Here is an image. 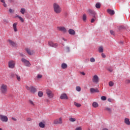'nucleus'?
Listing matches in <instances>:
<instances>
[{"label":"nucleus","instance_id":"obj_48","mask_svg":"<svg viewBox=\"0 0 130 130\" xmlns=\"http://www.w3.org/2000/svg\"><path fill=\"white\" fill-rule=\"evenodd\" d=\"M110 33L111 35H114V31L113 30H110Z\"/></svg>","mask_w":130,"mask_h":130},{"label":"nucleus","instance_id":"obj_15","mask_svg":"<svg viewBox=\"0 0 130 130\" xmlns=\"http://www.w3.org/2000/svg\"><path fill=\"white\" fill-rule=\"evenodd\" d=\"M58 30H59V31H61V32H62L63 33L67 32V29L63 26L58 27Z\"/></svg>","mask_w":130,"mask_h":130},{"label":"nucleus","instance_id":"obj_56","mask_svg":"<svg viewBox=\"0 0 130 130\" xmlns=\"http://www.w3.org/2000/svg\"><path fill=\"white\" fill-rule=\"evenodd\" d=\"M21 16H19V15H17L16 16V18H18L19 19V17H20Z\"/></svg>","mask_w":130,"mask_h":130},{"label":"nucleus","instance_id":"obj_19","mask_svg":"<svg viewBox=\"0 0 130 130\" xmlns=\"http://www.w3.org/2000/svg\"><path fill=\"white\" fill-rule=\"evenodd\" d=\"M26 51L27 52L28 54H29V55H32V54H34L35 53V52L33 50L30 51V49L29 48H26Z\"/></svg>","mask_w":130,"mask_h":130},{"label":"nucleus","instance_id":"obj_31","mask_svg":"<svg viewBox=\"0 0 130 130\" xmlns=\"http://www.w3.org/2000/svg\"><path fill=\"white\" fill-rule=\"evenodd\" d=\"M28 102L30 104V105H32V106H35V104L34 103V102H33V101L29 100L28 101Z\"/></svg>","mask_w":130,"mask_h":130},{"label":"nucleus","instance_id":"obj_33","mask_svg":"<svg viewBox=\"0 0 130 130\" xmlns=\"http://www.w3.org/2000/svg\"><path fill=\"white\" fill-rule=\"evenodd\" d=\"M39 97H42L43 96V92L39 91L38 93Z\"/></svg>","mask_w":130,"mask_h":130},{"label":"nucleus","instance_id":"obj_36","mask_svg":"<svg viewBox=\"0 0 130 130\" xmlns=\"http://www.w3.org/2000/svg\"><path fill=\"white\" fill-rule=\"evenodd\" d=\"M101 99L102 101H105L107 98L105 96H101Z\"/></svg>","mask_w":130,"mask_h":130},{"label":"nucleus","instance_id":"obj_18","mask_svg":"<svg viewBox=\"0 0 130 130\" xmlns=\"http://www.w3.org/2000/svg\"><path fill=\"white\" fill-rule=\"evenodd\" d=\"M18 23L15 22L13 24V28L14 32H18V28H17V25Z\"/></svg>","mask_w":130,"mask_h":130},{"label":"nucleus","instance_id":"obj_6","mask_svg":"<svg viewBox=\"0 0 130 130\" xmlns=\"http://www.w3.org/2000/svg\"><path fill=\"white\" fill-rule=\"evenodd\" d=\"M46 93L48 96V98H49V99H52V98H53L54 94L51 90L49 89H47Z\"/></svg>","mask_w":130,"mask_h":130},{"label":"nucleus","instance_id":"obj_5","mask_svg":"<svg viewBox=\"0 0 130 130\" xmlns=\"http://www.w3.org/2000/svg\"><path fill=\"white\" fill-rule=\"evenodd\" d=\"M0 120L2 121V122H8L9 120V118L8 116L4 115H0Z\"/></svg>","mask_w":130,"mask_h":130},{"label":"nucleus","instance_id":"obj_27","mask_svg":"<svg viewBox=\"0 0 130 130\" xmlns=\"http://www.w3.org/2000/svg\"><path fill=\"white\" fill-rule=\"evenodd\" d=\"M93 18L91 19V23H94V22H95V21H96V19H97V18L96 17V16H92Z\"/></svg>","mask_w":130,"mask_h":130},{"label":"nucleus","instance_id":"obj_47","mask_svg":"<svg viewBox=\"0 0 130 130\" xmlns=\"http://www.w3.org/2000/svg\"><path fill=\"white\" fill-rule=\"evenodd\" d=\"M108 71H109V72H110V73H111L113 70L111 68H108Z\"/></svg>","mask_w":130,"mask_h":130},{"label":"nucleus","instance_id":"obj_35","mask_svg":"<svg viewBox=\"0 0 130 130\" xmlns=\"http://www.w3.org/2000/svg\"><path fill=\"white\" fill-rule=\"evenodd\" d=\"M114 85V83H113V82L112 81H110L109 82V86L110 87H113V86Z\"/></svg>","mask_w":130,"mask_h":130},{"label":"nucleus","instance_id":"obj_30","mask_svg":"<svg viewBox=\"0 0 130 130\" xmlns=\"http://www.w3.org/2000/svg\"><path fill=\"white\" fill-rule=\"evenodd\" d=\"M77 119L75 118H70L69 121H71V122H75Z\"/></svg>","mask_w":130,"mask_h":130},{"label":"nucleus","instance_id":"obj_21","mask_svg":"<svg viewBox=\"0 0 130 130\" xmlns=\"http://www.w3.org/2000/svg\"><path fill=\"white\" fill-rule=\"evenodd\" d=\"M68 32L70 35H75V34H76V31H75L73 29H70Z\"/></svg>","mask_w":130,"mask_h":130},{"label":"nucleus","instance_id":"obj_57","mask_svg":"<svg viewBox=\"0 0 130 130\" xmlns=\"http://www.w3.org/2000/svg\"><path fill=\"white\" fill-rule=\"evenodd\" d=\"M121 44H123V42H121Z\"/></svg>","mask_w":130,"mask_h":130},{"label":"nucleus","instance_id":"obj_17","mask_svg":"<svg viewBox=\"0 0 130 130\" xmlns=\"http://www.w3.org/2000/svg\"><path fill=\"white\" fill-rule=\"evenodd\" d=\"M124 123L126 125H130V121L128 118H125L124 119Z\"/></svg>","mask_w":130,"mask_h":130},{"label":"nucleus","instance_id":"obj_37","mask_svg":"<svg viewBox=\"0 0 130 130\" xmlns=\"http://www.w3.org/2000/svg\"><path fill=\"white\" fill-rule=\"evenodd\" d=\"M76 91H77V92H80V91H81V87L77 86L76 88Z\"/></svg>","mask_w":130,"mask_h":130},{"label":"nucleus","instance_id":"obj_2","mask_svg":"<svg viewBox=\"0 0 130 130\" xmlns=\"http://www.w3.org/2000/svg\"><path fill=\"white\" fill-rule=\"evenodd\" d=\"M0 92L3 95H6L8 93V85L3 84L0 86Z\"/></svg>","mask_w":130,"mask_h":130},{"label":"nucleus","instance_id":"obj_32","mask_svg":"<svg viewBox=\"0 0 130 130\" xmlns=\"http://www.w3.org/2000/svg\"><path fill=\"white\" fill-rule=\"evenodd\" d=\"M74 105H75L76 107H81L82 106V105L76 102L74 103Z\"/></svg>","mask_w":130,"mask_h":130},{"label":"nucleus","instance_id":"obj_22","mask_svg":"<svg viewBox=\"0 0 130 130\" xmlns=\"http://www.w3.org/2000/svg\"><path fill=\"white\" fill-rule=\"evenodd\" d=\"M61 68L62 69V70H66V69L68 68V64H67L66 63H62L61 65Z\"/></svg>","mask_w":130,"mask_h":130},{"label":"nucleus","instance_id":"obj_14","mask_svg":"<svg viewBox=\"0 0 130 130\" xmlns=\"http://www.w3.org/2000/svg\"><path fill=\"white\" fill-rule=\"evenodd\" d=\"M90 92L92 94H93V93H99V90L98 89V88L95 89L94 88H91L90 89Z\"/></svg>","mask_w":130,"mask_h":130},{"label":"nucleus","instance_id":"obj_42","mask_svg":"<svg viewBox=\"0 0 130 130\" xmlns=\"http://www.w3.org/2000/svg\"><path fill=\"white\" fill-rule=\"evenodd\" d=\"M41 78H42V75L38 74L37 76V78L38 79H41Z\"/></svg>","mask_w":130,"mask_h":130},{"label":"nucleus","instance_id":"obj_49","mask_svg":"<svg viewBox=\"0 0 130 130\" xmlns=\"http://www.w3.org/2000/svg\"><path fill=\"white\" fill-rule=\"evenodd\" d=\"M12 120H14V121H17V119L15 117L12 118Z\"/></svg>","mask_w":130,"mask_h":130},{"label":"nucleus","instance_id":"obj_59","mask_svg":"<svg viewBox=\"0 0 130 130\" xmlns=\"http://www.w3.org/2000/svg\"><path fill=\"white\" fill-rule=\"evenodd\" d=\"M0 130H3V129H2V128H0Z\"/></svg>","mask_w":130,"mask_h":130},{"label":"nucleus","instance_id":"obj_16","mask_svg":"<svg viewBox=\"0 0 130 130\" xmlns=\"http://www.w3.org/2000/svg\"><path fill=\"white\" fill-rule=\"evenodd\" d=\"M60 99L61 100H68L69 98H68V95L66 93H62L60 96Z\"/></svg>","mask_w":130,"mask_h":130},{"label":"nucleus","instance_id":"obj_52","mask_svg":"<svg viewBox=\"0 0 130 130\" xmlns=\"http://www.w3.org/2000/svg\"><path fill=\"white\" fill-rule=\"evenodd\" d=\"M66 50H67V51H70V48L69 47H67L66 48Z\"/></svg>","mask_w":130,"mask_h":130},{"label":"nucleus","instance_id":"obj_28","mask_svg":"<svg viewBox=\"0 0 130 130\" xmlns=\"http://www.w3.org/2000/svg\"><path fill=\"white\" fill-rule=\"evenodd\" d=\"M95 8L96 9H100L101 8V4L99 3H98L95 4Z\"/></svg>","mask_w":130,"mask_h":130},{"label":"nucleus","instance_id":"obj_23","mask_svg":"<svg viewBox=\"0 0 130 130\" xmlns=\"http://www.w3.org/2000/svg\"><path fill=\"white\" fill-rule=\"evenodd\" d=\"M105 110L109 112V113H111V112H112V110H111V108L109 107H105Z\"/></svg>","mask_w":130,"mask_h":130},{"label":"nucleus","instance_id":"obj_20","mask_svg":"<svg viewBox=\"0 0 130 130\" xmlns=\"http://www.w3.org/2000/svg\"><path fill=\"white\" fill-rule=\"evenodd\" d=\"M107 12L108 14L111 15V16H113V15H114V14H115V12H114V11L111 9H108Z\"/></svg>","mask_w":130,"mask_h":130},{"label":"nucleus","instance_id":"obj_41","mask_svg":"<svg viewBox=\"0 0 130 130\" xmlns=\"http://www.w3.org/2000/svg\"><path fill=\"white\" fill-rule=\"evenodd\" d=\"M75 130H82V127L79 126V127H77L75 128Z\"/></svg>","mask_w":130,"mask_h":130},{"label":"nucleus","instance_id":"obj_53","mask_svg":"<svg viewBox=\"0 0 130 130\" xmlns=\"http://www.w3.org/2000/svg\"><path fill=\"white\" fill-rule=\"evenodd\" d=\"M81 75H83V76H85V74L84 72H81Z\"/></svg>","mask_w":130,"mask_h":130},{"label":"nucleus","instance_id":"obj_26","mask_svg":"<svg viewBox=\"0 0 130 130\" xmlns=\"http://www.w3.org/2000/svg\"><path fill=\"white\" fill-rule=\"evenodd\" d=\"M104 50H103V46H101L99 47V52L100 53L103 52Z\"/></svg>","mask_w":130,"mask_h":130},{"label":"nucleus","instance_id":"obj_12","mask_svg":"<svg viewBox=\"0 0 130 130\" xmlns=\"http://www.w3.org/2000/svg\"><path fill=\"white\" fill-rule=\"evenodd\" d=\"M48 45H49L51 47H54V48H56V47L58 46L57 44H54L52 41H51L48 42Z\"/></svg>","mask_w":130,"mask_h":130},{"label":"nucleus","instance_id":"obj_34","mask_svg":"<svg viewBox=\"0 0 130 130\" xmlns=\"http://www.w3.org/2000/svg\"><path fill=\"white\" fill-rule=\"evenodd\" d=\"M16 77L17 81H18V82H20V81H21V76L18 75H16Z\"/></svg>","mask_w":130,"mask_h":130},{"label":"nucleus","instance_id":"obj_58","mask_svg":"<svg viewBox=\"0 0 130 130\" xmlns=\"http://www.w3.org/2000/svg\"><path fill=\"white\" fill-rule=\"evenodd\" d=\"M63 40H64V41H66V40L64 39V38H63Z\"/></svg>","mask_w":130,"mask_h":130},{"label":"nucleus","instance_id":"obj_10","mask_svg":"<svg viewBox=\"0 0 130 130\" xmlns=\"http://www.w3.org/2000/svg\"><path fill=\"white\" fill-rule=\"evenodd\" d=\"M15 64L16 62L15 61L10 60L8 62V67L10 69H14V68H15Z\"/></svg>","mask_w":130,"mask_h":130},{"label":"nucleus","instance_id":"obj_9","mask_svg":"<svg viewBox=\"0 0 130 130\" xmlns=\"http://www.w3.org/2000/svg\"><path fill=\"white\" fill-rule=\"evenodd\" d=\"M21 61L23 62L24 64L26 67H30L31 66V63H30V62L29 60H26V59L23 58L21 59Z\"/></svg>","mask_w":130,"mask_h":130},{"label":"nucleus","instance_id":"obj_8","mask_svg":"<svg viewBox=\"0 0 130 130\" xmlns=\"http://www.w3.org/2000/svg\"><path fill=\"white\" fill-rule=\"evenodd\" d=\"M87 13L89 14L90 16H92V17H94L97 15L96 13V12H95L94 10L92 9H88L87 10Z\"/></svg>","mask_w":130,"mask_h":130},{"label":"nucleus","instance_id":"obj_44","mask_svg":"<svg viewBox=\"0 0 130 130\" xmlns=\"http://www.w3.org/2000/svg\"><path fill=\"white\" fill-rule=\"evenodd\" d=\"M102 57H103V58H105L106 57V55L104 53H102Z\"/></svg>","mask_w":130,"mask_h":130},{"label":"nucleus","instance_id":"obj_29","mask_svg":"<svg viewBox=\"0 0 130 130\" xmlns=\"http://www.w3.org/2000/svg\"><path fill=\"white\" fill-rule=\"evenodd\" d=\"M26 12V9H25L24 8H21L20 10V13H21V14L22 15H24L25 14V12Z\"/></svg>","mask_w":130,"mask_h":130},{"label":"nucleus","instance_id":"obj_3","mask_svg":"<svg viewBox=\"0 0 130 130\" xmlns=\"http://www.w3.org/2000/svg\"><path fill=\"white\" fill-rule=\"evenodd\" d=\"M25 88L31 94H35L37 91L36 88L33 86H28V85H25Z\"/></svg>","mask_w":130,"mask_h":130},{"label":"nucleus","instance_id":"obj_7","mask_svg":"<svg viewBox=\"0 0 130 130\" xmlns=\"http://www.w3.org/2000/svg\"><path fill=\"white\" fill-rule=\"evenodd\" d=\"M92 81L93 83L98 84V83H99V77H98L97 75H94L92 76Z\"/></svg>","mask_w":130,"mask_h":130},{"label":"nucleus","instance_id":"obj_51","mask_svg":"<svg viewBox=\"0 0 130 130\" xmlns=\"http://www.w3.org/2000/svg\"><path fill=\"white\" fill-rule=\"evenodd\" d=\"M108 101L109 102H112V100L111 99H108Z\"/></svg>","mask_w":130,"mask_h":130},{"label":"nucleus","instance_id":"obj_1","mask_svg":"<svg viewBox=\"0 0 130 130\" xmlns=\"http://www.w3.org/2000/svg\"><path fill=\"white\" fill-rule=\"evenodd\" d=\"M53 9L54 11V13L55 14H56L57 15H58L60 14L62 12L61 7L58 5L57 3H54L53 5Z\"/></svg>","mask_w":130,"mask_h":130},{"label":"nucleus","instance_id":"obj_50","mask_svg":"<svg viewBox=\"0 0 130 130\" xmlns=\"http://www.w3.org/2000/svg\"><path fill=\"white\" fill-rule=\"evenodd\" d=\"M3 6L4 7H5V8H7V5L6 4V2H4L3 3Z\"/></svg>","mask_w":130,"mask_h":130},{"label":"nucleus","instance_id":"obj_46","mask_svg":"<svg viewBox=\"0 0 130 130\" xmlns=\"http://www.w3.org/2000/svg\"><path fill=\"white\" fill-rule=\"evenodd\" d=\"M125 83L126 84H130V80H128V79L126 80Z\"/></svg>","mask_w":130,"mask_h":130},{"label":"nucleus","instance_id":"obj_40","mask_svg":"<svg viewBox=\"0 0 130 130\" xmlns=\"http://www.w3.org/2000/svg\"><path fill=\"white\" fill-rule=\"evenodd\" d=\"M19 20L21 21V22H22V23H23L24 22V19H23V18H22L21 16L20 17H19Z\"/></svg>","mask_w":130,"mask_h":130},{"label":"nucleus","instance_id":"obj_45","mask_svg":"<svg viewBox=\"0 0 130 130\" xmlns=\"http://www.w3.org/2000/svg\"><path fill=\"white\" fill-rule=\"evenodd\" d=\"M26 120H27V121H31L32 119L30 117H28V118H26Z\"/></svg>","mask_w":130,"mask_h":130},{"label":"nucleus","instance_id":"obj_38","mask_svg":"<svg viewBox=\"0 0 130 130\" xmlns=\"http://www.w3.org/2000/svg\"><path fill=\"white\" fill-rule=\"evenodd\" d=\"M15 76H16V74H15L14 73H11L10 74V77L11 78H15Z\"/></svg>","mask_w":130,"mask_h":130},{"label":"nucleus","instance_id":"obj_24","mask_svg":"<svg viewBox=\"0 0 130 130\" xmlns=\"http://www.w3.org/2000/svg\"><path fill=\"white\" fill-rule=\"evenodd\" d=\"M82 20L83 22H86V21H87V15L86 14H84L82 15Z\"/></svg>","mask_w":130,"mask_h":130},{"label":"nucleus","instance_id":"obj_54","mask_svg":"<svg viewBox=\"0 0 130 130\" xmlns=\"http://www.w3.org/2000/svg\"><path fill=\"white\" fill-rule=\"evenodd\" d=\"M1 3H3V4L4 3H5V0H1Z\"/></svg>","mask_w":130,"mask_h":130},{"label":"nucleus","instance_id":"obj_13","mask_svg":"<svg viewBox=\"0 0 130 130\" xmlns=\"http://www.w3.org/2000/svg\"><path fill=\"white\" fill-rule=\"evenodd\" d=\"M45 124H46L45 121H42L39 123V126L41 127V128H44V127H45Z\"/></svg>","mask_w":130,"mask_h":130},{"label":"nucleus","instance_id":"obj_43","mask_svg":"<svg viewBox=\"0 0 130 130\" xmlns=\"http://www.w3.org/2000/svg\"><path fill=\"white\" fill-rule=\"evenodd\" d=\"M9 12H10V13H14V12H15V11L14 10H13V9H9Z\"/></svg>","mask_w":130,"mask_h":130},{"label":"nucleus","instance_id":"obj_55","mask_svg":"<svg viewBox=\"0 0 130 130\" xmlns=\"http://www.w3.org/2000/svg\"><path fill=\"white\" fill-rule=\"evenodd\" d=\"M102 130H108V129L106 128H103L102 129Z\"/></svg>","mask_w":130,"mask_h":130},{"label":"nucleus","instance_id":"obj_39","mask_svg":"<svg viewBox=\"0 0 130 130\" xmlns=\"http://www.w3.org/2000/svg\"><path fill=\"white\" fill-rule=\"evenodd\" d=\"M91 62H95V58L92 57L90 59Z\"/></svg>","mask_w":130,"mask_h":130},{"label":"nucleus","instance_id":"obj_25","mask_svg":"<svg viewBox=\"0 0 130 130\" xmlns=\"http://www.w3.org/2000/svg\"><path fill=\"white\" fill-rule=\"evenodd\" d=\"M92 106L94 107V108H97V107L99 106V105H98V103L94 102L92 103Z\"/></svg>","mask_w":130,"mask_h":130},{"label":"nucleus","instance_id":"obj_4","mask_svg":"<svg viewBox=\"0 0 130 130\" xmlns=\"http://www.w3.org/2000/svg\"><path fill=\"white\" fill-rule=\"evenodd\" d=\"M53 124H62V118L59 117V118L55 119L53 121Z\"/></svg>","mask_w":130,"mask_h":130},{"label":"nucleus","instance_id":"obj_11","mask_svg":"<svg viewBox=\"0 0 130 130\" xmlns=\"http://www.w3.org/2000/svg\"><path fill=\"white\" fill-rule=\"evenodd\" d=\"M8 42L10 46L12 47H17V44L11 40H8Z\"/></svg>","mask_w":130,"mask_h":130}]
</instances>
